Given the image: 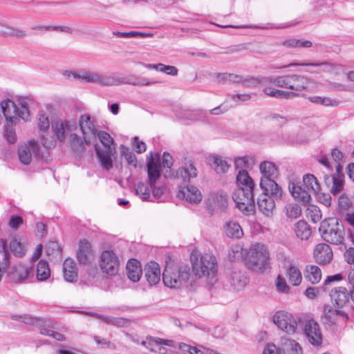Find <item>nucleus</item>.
<instances>
[{
	"label": "nucleus",
	"mask_w": 354,
	"mask_h": 354,
	"mask_svg": "<svg viewBox=\"0 0 354 354\" xmlns=\"http://www.w3.org/2000/svg\"><path fill=\"white\" fill-rule=\"evenodd\" d=\"M190 276L188 266H178L167 263L162 273V281L166 287L178 289L187 285Z\"/></svg>",
	"instance_id": "obj_1"
},
{
	"label": "nucleus",
	"mask_w": 354,
	"mask_h": 354,
	"mask_svg": "<svg viewBox=\"0 0 354 354\" xmlns=\"http://www.w3.org/2000/svg\"><path fill=\"white\" fill-rule=\"evenodd\" d=\"M147 172L151 201L162 200L167 194V187L158 181L160 179V162L158 153H151L150 157L147 158Z\"/></svg>",
	"instance_id": "obj_2"
},
{
	"label": "nucleus",
	"mask_w": 354,
	"mask_h": 354,
	"mask_svg": "<svg viewBox=\"0 0 354 354\" xmlns=\"http://www.w3.org/2000/svg\"><path fill=\"white\" fill-rule=\"evenodd\" d=\"M64 75L68 79L82 80L100 86H115L116 81V75L115 74H104L84 69L66 71L64 72Z\"/></svg>",
	"instance_id": "obj_3"
},
{
	"label": "nucleus",
	"mask_w": 354,
	"mask_h": 354,
	"mask_svg": "<svg viewBox=\"0 0 354 354\" xmlns=\"http://www.w3.org/2000/svg\"><path fill=\"white\" fill-rule=\"evenodd\" d=\"M303 183L306 189L294 182L289 183L288 189L292 196L304 204L310 201V195L309 191L314 194H319L322 191L320 184L317 178L311 174H305L303 176Z\"/></svg>",
	"instance_id": "obj_4"
},
{
	"label": "nucleus",
	"mask_w": 354,
	"mask_h": 354,
	"mask_svg": "<svg viewBox=\"0 0 354 354\" xmlns=\"http://www.w3.org/2000/svg\"><path fill=\"white\" fill-rule=\"evenodd\" d=\"M192 268L194 274L198 278L214 279L218 268L216 257L209 253H205L192 258Z\"/></svg>",
	"instance_id": "obj_5"
},
{
	"label": "nucleus",
	"mask_w": 354,
	"mask_h": 354,
	"mask_svg": "<svg viewBox=\"0 0 354 354\" xmlns=\"http://www.w3.org/2000/svg\"><path fill=\"white\" fill-rule=\"evenodd\" d=\"M319 231L324 240L331 244L339 245L344 240V226L337 218H330L322 221Z\"/></svg>",
	"instance_id": "obj_6"
},
{
	"label": "nucleus",
	"mask_w": 354,
	"mask_h": 354,
	"mask_svg": "<svg viewBox=\"0 0 354 354\" xmlns=\"http://www.w3.org/2000/svg\"><path fill=\"white\" fill-rule=\"evenodd\" d=\"M349 295L348 290L344 287H338L330 291V296L332 304L336 308L333 309L331 306L324 307V315L330 322H335L337 315L345 316L346 313L340 308H343L349 303Z\"/></svg>",
	"instance_id": "obj_7"
},
{
	"label": "nucleus",
	"mask_w": 354,
	"mask_h": 354,
	"mask_svg": "<svg viewBox=\"0 0 354 354\" xmlns=\"http://www.w3.org/2000/svg\"><path fill=\"white\" fill-rule=\"evenodd\" d=\"M268 252L263 245L256 244L248 252L245 259L248 266L252 270L263 272L266 270Z\"/></svg>",
	"instance_id": "obj_8"
},
{
	"label": "nucleus",
	"mask_w": 354,
	"mask_h": 354,
	"mask_svg": "<svg viewBox=\"0 0 354 354\" xmlns=\"http://www.w3.org/2000/svg\"><path fill=\"white\" fill-rule=\"evenodd\" d=\"M253 190L237 188L232 195L236 207L245 214L252 212L254 208Z\"/></svg>",
	"instance_id": "obj_9"
},
{
	"label": "nucleus",
	"mask_w": 354,
	"mask_h": 354,
	"mask_svg": "<svg viewBox=\"0 0 354 354\" xmlns=\"http://www.w3.org/2000/svg\"><path fill=\"white\" fill-rule=\"evenodd\" d=\"M99 266L103 273L114 276L118 274L120 268V260L117 254L111 250L101 252Z\"/></svg>",
	"instance_id": "obj_10"
},
{
	"label": "nucleus",
	"mask_w": 354,
	"mask_h": 354,
	"mask_svg": "<svg viewBox=\"0 0 354 354\" xmlns=\"http://www.w3.org/2000/svg\"><path fill=\"white\" fill-rule=\"evenodd\" d=\"M274 324L282 331L292 335L297 329L298 323L292 315L286 311H277L272 317Z\"/></svg>",
	"instance_id": "obj_11"
},
{
	"label": "nucleus",
	"mask_w": 354,
	"mask_h": 354,
	"mask_svg": "<svg viewBox=\"0 0 354 354\" xmlns=\"http://www.w3.org/2000/svg\"><path fill=\"white\" fill-rule=\"evenodd\" d=\"M53 130L58 140L63 141L65 138H74L75 131L77 129L76 123L73 120L56 119L51 122Z\"/></svg>",
	"instance_id": "obj_12"
},
{
	"label": "nucleus",
	"mask_w": 354,
	"mask_h": 354,
	"mask_svg": "<svg viewBox=\"0 0 354 354\" xmlns=\"http://www.w3.org/2000/svg\"><path fill=\"white\" fill-rule=\"evenodd\" d=\"M78 124L84 142L86 144L90 143L98 132L95 118L88 114L82 115L79 118Z\"/></svg>",
	"instance_id": "obj_13"
},
{
	"label": "nucleus",
	"mask_w": 354,
	"mask_h": 354,
	"mask_svg": "<svg viewBox=\"0 0 354 354\" xmlns=\"http://www.w3.org/2000/svg\"><path fill=\"white\" fill-rule=\"evenodd\" d=\"M39 145L33 140L21 145L18 148V157L21 163L24 165H29L32 158L39 156Z\"/></svg>",
	"instance_id": "obj_14"
},
{
	"label": "nucleus",
	"mask_w": 354,
	"mask_h": 354,
	"mask_svg": "<svg viewBox=\"0 0 354 354\" xmlns=\"http://www.w3.org/2000/svg\"><path fill=\"white\" fill-rule=\"evenodd\" d=\"M304 333L312 345L320 346L322 344V333L319 324L314 320H309L306 323Z\"/></svg>",
	"instance_id": "obj_15"
},
{
	"label": "nucleus",
	"mask_w": 354,
	"mask_h": 354,
	"mask_svg": "<svg viewBox=\"0 0 354 354\" xmlns=\"http://www.w3.org/2000/svg\"><path fill=\"white\" fill-rule=\"evenodd\" d=\"M276 199L267 194H261L257 198V207L261 213L267 217H271L273 215L275 209Z\"/></svg>",
	"instance_id": "obj_16"
},
{
	"label": "nucleus",
	"mask_w": 354,
	"mask_h": 354,
	"mask_svg": "<svg viewBox=\"0 0 354 354\" xmlns=\"http://www.w3.org/2000/svg\"><path fill=\"white\" fill-rule=\"evenodd\" d=\"M95 150L102 167L109 170L113 167L112 156L115 153V148H102L95 145Z\"/></svg>",
	"instance_id": "obj_17"
},
{
	"label": "nucleus",
	"mask_w": 354,
	"mask_h": 354,
	"mask_svg": "<svg viewBox=\"0 0 354 354\" xmlns=\"http://www.w3.org/2000/svg\"><path fill=\"white\" fill-rule=\"evenodd\" d=\"M313 255L316 261L322 265L328 264L333 257L330 247L326 243L317 244L314 249Z\"/></svg>",
	"instance_id": "obj_18"
},
{
	"label": "nucleus",
	"mask_w": 354,
	"mask_h": 354,
	"mask_svg": "<svg viewBox=\"0 0 354 354\" xmlns=\"http://www.w3.org/2000/svg\"><path fill=\"white\" fill-rule=\"evenodd\" d=\"M260 187L263 191L262 194H267L275 199H281L283 190L274 181V178H261Z\"/></svg>",
	"instance_id": "obj_19"
},
{
	"label": "nucleus",
	"mask_w": 354,
	"mask_h": 354,
	"mask_svg": "<svg viewBox=\"0 0 354 354\" xmlns=\"http://www.w3.org/2000/svg\"><path fill=\"white\" fill-rule=\"evenodd\" d=\"M229 283L233 290L236 291L243 290L249 282L245 273L240 270H233L229 275Z\"/></svg>",
	"instance_id": "obj_20"
},
{
	"label": "nucleus",
	"mask_w": 354,
	"mask_h": 354,
	"mask_svg": "<svg viewBox=\"0 0 354 354\" xmlns=\"http://www.w3.org/2000/svg\"><path fill=\"white\" fill-rule=\"evenodd\" d=\"M178 196L191 203H198L202 200L201 192L193 185L180 187Z\"/></svg>",
	"instance_id": "obj_21"
},
{
	"label": "nucleus",
	"mask_w": 354,
	"mask_h": 354,
	"mask_svg": "<svg viewBox=\"0 0 354 354\" xmlns=\"http://www.w3.org/2000/svg\"><path fill=\"white\" fill-rule=\"evenodd\" d=\"M78 262L82 265L89 264L93 258L91 244L86 240H80L76 252Z\"/></svg>",
	"instance_id": "obj_22"
},
{
	"label": "nucleus",
	"mask_w": 354,
	"mask_h": 354,
	"mask_svg": "<svg viewBox=\"0 0 354 354\" xmlns=\"http://www.w3.org/2000/svg\"><path fill=\"white\" fill-rule=\"evenodd\" d=\"M286 275L288 282L294 286H299L302 281L299 268L290 260H288L286 265Z\"/></svg>",
	"instance_id": "obj_23"
},
{
	"label": "nucleus",
	"mask_w": 354,
	"mask_h": 354,
	"mask_svg": "<svg viewBox=\"0 0 354 354\" xmlns=\"http://www.w3.org/2000/svg\"><path fill=\"white\" fill-rule=\"evenodd\" d=\"M31 272V268L24 264L18 263L13 266L8 272L11 279L17 283H21L28 279Z\"/></svg>",
	"instance_id": "obj_24"
},
{
	"label": "nucleus",
	"mask_w": 354,
	"mask_h": 354,
	"mask_svg": "<svg viewBox=\"0 0 354 354\" xmlns=\"http://www.w3.org/2000/svg\"><path fill=\"white\" fill-rule=\"evenodd\" d=\"M145 277L151 286L156 285L160 281V268L156 262L151 261L145 267Z\"/></svg>",
	"instance_id": "obj_25"
},
{
	"label": "nucleus",
	"mask_w": 354,
	"mask_h": 354,
	"mask_svg": "<svg viewBox=\"0 0 354 354\" xmlns=\"http://www.w3.org/2000/svg\"><path fill=\"white\" fill-rule=\"evenodd\" d=\"M1 108L8 124L16 122L15 103L10 100H5L1 102Z\"/></svg>",
	"instance_id": "obj_26"
},
{
	"label": "nucleus",
	"mask_w": 354,
	"mask_h": 354,
	"mask_svg": "<svg viewBox=\"0 0 354 354\" xmlns=\"http://www.w3.org/2000/svg\"><path fill=\"white\" fill-rule=\"evenodd\" d=\"M164 346L173 347L174 346V342L170 339L153 337L151 342L149 344V350L159 354H167V349Z\"/></svg>",
	"instance_id": "obj_27"
},
{
	"label": "nucleus",
	"mask_w": 354,
	"mask_h": 354,
	"mask_svg": "<svg viewBox=\"0 0 354 354\" xmlns=\"http://www.w3.org/2000/svg\"><path fill=\"white\" fill-rule=\"evenodd\" d=\"M207 202L213 209H223L228 205V198L225 193L217 192L211 194L208 197Z\"/></svg>",
	"instance_id": "obj_28"
},
{
	"label": "nucleus",
	"mask_w": 354,
	"mask_h": 354,
	"mask_svg": "<svg viewBox=\"0 0 354 354\" xmlns=\"http://www.w3.org/2000/svg\"><path fill=\"white\" fill-rule=\"evenodd\" d=\"M127 274L133 282H137L142 276L140 263L136 259H131L127 263Z\"/></svg>",
	"instance_id": "obj_29"
},
{
	"label": "nucleus",
	"mask_w": 354,
	"mask_h": 354,
	"mask_svg": "<svg viewBox=\"0 0 354 354\" xmlns=\"http://www.w3.org/2000/svg\"><path fill=\"white\" fill-rule=\"evenodd\" d=\"M197 176V171L193 164L189 163L178 168L174 174V178L182 179L184 182L189 181L192 178Z\"/></svg>",
	"instance_id": "obj_30"
},
{
	"label": "nucleus",
	"mask_w": 354,
	"mask_h": 354,
	"mask_svg": "<svg viewBox=\"0 0 354 354\" xmlns=\"http://www.w3.org/2000/svg\"><path fill=\"white\" fill-rule=\"evenodd\" d=\"M64 277L68 282L76 281L77 271L75 263L72 259H66L63 263Z\"/></svg>",
	"instance_id": "obj_31"
},
{
	"label": "nucleus",
	"mask_w": 354,
	"mask_h": 354,
	"mask_svg": "<svg viewBox=\"0 0 354 354\" xmlns=\"http://www.w3.org/2000/svg\"><path fill=\"white\" fill-rule=\"evenodd\" d=\"M225 235L230 238L240 239L243 235L241 225L236 221H227L223 225Z\"/></svg>",
	"instance_id": "obj_32"
},
{
	"label": "nucleus",
	"mask_w": 354,
	"mask_h": 354,
	"mask_svg": "<svg viewBox=\"0 0 354 354\" xmlns=\"http://www.w3.org/2000/svg\"><path fill=\"white\" fill-rule=\"evenodd\" d=\"M281 346L283 354L288 352L289 354H302V348L301 345L294 339L283 337L281 340Z\"/></svg>",
	"instance_id": "obj_33"
},
{
	"label": "nucleus",
	"mask_w": 354,
	"mask_h": 354,
	"mask_svg": "<svg viewBox=\"0 0 354 354\" xmlns=\"http://www.w3.org/2000/svg\"><path fill=\"white\" fill-rule=\"evenodd\" d=\"M324 66V68L323 69L325 72L328 73H333L334 71H336L338 70L339 66L337 64H333L327 62H308V63H295L292 62L288 65L281 66L277 67V68H288L290 66Z\"/></svg>",
	"instance_id": "obj_34"
},
{
	"label": "nucleus",
	"mask_w": 354,
	"mask_h": 354,
	"mask_svg": "<svg viewBox=\"0 0 354 354\" xmlns=\"http://www.w3.org/2000/svg\"><path fill=\"white\" fill-rule=\"evenodd\" d=\"M261 178H275L278 176L277 166L272 162L263 161L259 165Z\"/></svg>",
	"instance_id": "obj_35"
},
{
	"label": "nucleus",
	"mask_w": 354,
	"mask_h": 354,
	"mask_svg": "<svg viewBox=\"0 0 354 354\" xmlns=\"http://www.w3.org/2000/svg\"><path fill=\"white\" fill-rule=\"evenodd\" d=\"M304 277L311 283L316 284L322 279V271L317 266L308 265L304 270Z\"/></svg>",
	"instance_id": "obj_36"
},
{
	"label": "nucleus",
	"mask_w": 354,
	"mask_h": 354,
	"mask_svg": "<svg viewBox=\"0 0 354 354\" xmlns=\"http://www.w3.org/2000/svg\"><path fill=\"white\" fill-rule=\"evenodd\" d=\"M237 188L254 189V183L245 170H240L236 176Z\"/></svg>",
	"instance_id": "obj_37"
},
{
	"label": "nucleus",
	"mask_w": 354,
	"mask_h": 354,
	"mask_svg": "<svg viewBox=\"0 0 354 354\" xmlns=\"http://www.w3.org/2000/svg\"><path fill=\"white\" fill-rule=\"evenodd\" d=\"M156 83L153 81H147L146 80H139L133 77H123L116 75L115 85L121 84H131L133 86H149Z\"/></svg>",
	"instance_id": "obj_38"
},
{
	"label": "nucleus",
	"mask_w": 354,
	"mask_h": 354,
	"mask_svg": "<svg viewBox=\"0 0 354 354\" xmlns=\"http://www.w3.org/2000/svg\"><path fill=\"white\" fill-rule=\"evenodd\" d=\"M263 91L266 95L269 97L279 99H289L295 96V94L293 92L284 91L282 90L274 88L269 87L268 85L266 86Z\"/></svg>",
	"instance_id": "obj_39"
},
{
	"label": "nucleus",
	"mask_w": 354,
	"mask_h": 354,
	"mask_svg": "<svg viewBox=\"0 0 354 354\" xmlns=\"http://www.w3.org/2000/svg\"><path fill=\"white\" fill-rule=\"evenodd\" d=\"M294 231L296 236L301 240H307L311 234L310 228L304 221H299L295 225Z\"/></svg>",
	"instance_id": "obj_40"
},
{
	"label": "nucleus",
	"mask_w": 354,
	"mask_h": 354,
	"mask_svg": "<svg viewBox=\"0 0 354 354\" xmlns=\"http://www.w3.org/2000/svg\"><path fill=\"white\" fill-rule=\"evenodd\" d=\"M50 276V270L47 261L41 260L36 268V278L39 281L47 280Z\"/></svg>",
	"instance_id": "obj_41"
},
{
	"label": "nucleus",
	"mask_w": 354,
	"mask_h": 354,
	"mask_svg": "<svg viewBox=\"0 0 354 354\" xmlns=\"http://www.w3.org/2000/svg\"><path fill=\"white\" fill-rule=\"evenodd\" d=\"M295 91H301L313 88V81L310 78L300 75H295Z\"/></svg>",
	"instance_id": "obj_42"
},
{
	"label": "nucleus",
	"mask_w": 354,
	"mask_h": 354,
	"mask_svg": "<svg viewBox=\"0 0 354 354\" xmlns=\"http://www.w3.org/2000/svg\"><path fill=\"white\" fill-rule=\"evenodd\" d=\"M326 183H333L330 192L333 195L338 194L344 188L343 180L339 177H335L331 174H324Z\"/></svg>",
	"instance_id": "obj_43"
},
{
	"label": "nucleus",
	"mask_w": 354,
	"mask_h": 354,
	"mask_svg": "<svg viewBox=\"0 0 354 354\" xmlns=\"http://www.w3.org/2000/svg\"><path fill=\"white\" fill-rule=\"evenodd\" d=\"M89 315L104 322L108 324L113 325L118 327L124 326L126 323V320L124 318L121 317H114L111 316L98 314L96 313H90Z\"/></svg>",
	"instance_id": "obj_44"
},
{
	"label": "nucleus",
	"mask_w": 354,
	"mask_h": 354,
	"mask_svg": "<svg viewBox=\"0 0 354 354\" xmlns=\"http://www.w3.org/2000/svg\"><path fill=\"white\" fill-rule=\"evenodd\" d=\"M205 347L201 344L193 346L184 342H180L178 345V348L184 354H204Z\"/></svg>",
	"instance_id": "obj_45"
},
{
	"label": "nucleus",
	"mask_w": 354,
	"mask_h": 354,
	"mask_svg": "<svg viewBox=\"0 0 354 354\" xmlns=\"http://www.w3.org/2000/svg\"><path fill=\"white\" fill-rule=\"evenodd\" d=\"M308 99L312 103L325 106H337L339 105V101L335 99H331L328 97L313 95L309 96Z\"/></svg>",
	"instance_id": "obj_46"
},
{
	"label": "nucleus",
	"mask_w": 354,
	"mask_h": 354,
	"mask_svg": "<svg viewBox=\"0 0 354 354\" xmlns=\"http://www.w3.org/2000/svg\"><path fill=\"white\" fill-rule=\"evenodd\" d=\"M288 75L264 77L262 82L267 85L273 84L277 86L288 88Z\"/></svg>",
	"instance_id": "obj_47"
},
{
	"label": "nucleus",
	"mask_w": 354,
	"mask_h": 354,
	"mask_svg": "<svg viewBox=\"0 0 354 354\" xmlns=\"http://www.w3.org/2000/svg\"><path fill=\"white\" fill-rule=\"evenodd\" d=\"M1 252L3 253V261L0 262V281H1L3 274L7 272V267L10 264V256L6 250V242L4 240L0 241Z\"/></svg>",
	"instance_id": "obj_48"
},
{
	"label": "nucleus",
	"mask_w": 354,
	"mask_h": 354,
	"mask_svg": "<svg viewBox=\"0 0 354 354\" xmlns=\"http://www.w3.org/2000/svg\"><path fill=\"white\" fill-rule=\"evenodd\" d=\"M283 44L288 48H310L313 45L309 40H301L295 38L286 39Z\"/></svg>",
	"instance_id": "obj_49"
},
{
	"label": "nucleus",
	"mask_w": 354,
	"mask_h": 354,
	"mask_svg": "<svg viewBox=\"0 0 354 354\" xmlns=\"http://www.w3.org/2000/svg\"><path fill=\"white\" fill-rule=\"evenodd\" d=\"M136 194L140 195L143 201H151V189L149 185L138 183L135 187Z\"/></svg>",
	"instance_id": "obj_50"
},
{
	"label": "nucleus",
	"mask_w": 354,
	"mask_h": 354,
	"mask_svg": "<svg viewBox=\"0 0 354 354\" xmlns=\"http://www.w3.org/2000/svg\"><path fill=\"white\" fill-rule=\"evenodd\" d=\"M306 216L313 223L319 222L322 217L319 208L315 205H309L306 209Z\"/></svg>",
	"instance_id": "obj_51"
},
{
	"label": "nucleus",
	"mask_w": 354,
	"mask_h": 354,
	"mask_svg": "<svg viewBox=\"0 0 354 354\" xmlns=\"http://www.w3.org/2000/svg\"><path fill=\"white\" fill-rule=\"evenodd\" d=\"M97 136L102 144V148H115L113 139L108 133L100 131L97 133Z\"/></svg>",
	"instance_id": "obj_52"
},
{
	"label": "nucleus",
	"mask_w": 354,
	"mask_h": 354,
	"mask_svg": "<svg viewBox=\"0 0 354 354\" xmlns=\"http://www.w3.org/2000/svg\"><path fill=\"white\" fill-rule=\"evenodd\" d=\"M120 149L122 155L124 156L127 163L133 167H136L137 159L134 153L129 148L125 147L124 145H121Z\"/></svg>",
	"instance_id": "obj_53"
},
{
	"label": "nucleus",
	"mask_w": 354,
	"mask_h": 354,
	"mask_svg": "<svg viewBox=\"0 0 354 354\" xmlns=\"http://www.w3.org/2000/svg\"><path fill=\"white\" fill-rule=\"evenodd\" d=\"M16 108V120L21 118L24 121H28L30 118V112L28 107L22 102L15 104Z\"/></svg>",
	"instance_id": "obj_54"
},
{
	"label": "nucleus",
	"mask_w": 354,
	"mask_h": 354,
	"mask_svg": "<svg viewBox=\"0 0 354 354\" xmlns=\"http://www.w3.org/2000/svg\"><path fill=\"white\" fill-rule=\"evenodd\" d=\"M243 255V248L238 244L232 245L228 252V257L231 261L242 259Z\"/></svg>",
	"instance_id": "obj_55"
},
{
	"label": "nucleus",
	"mask_w": 354,
	"mask_h": 354,
	"mask_svg": "<svg viewBox=\"0 0 354 354\" xmlns=\"http://www.w3.org/2000/svg\"><path fill=\"white\" fill-rule=\"evenodd\" d=\"M0 28L3 29L0 30V32L6 36H12L16 37L17 38H23L26 35V33L24 30L19 28L9 27L3 28L1 26H0Z\"/></svg>",
	"instance_id": "obj_56"
},
{
	"label": "nucleus",
	"mask_w": 354,
	"mask_h": 354,
	"mask_svg": "<svg viewBox=\"0 0 354 354\" xmlns=\"http://www.w3.org/2000/svg\"><path fill=\"white\" fill-rule=\"evenodd\" d=\"M10 250L13 254L18 257H23L26 253V248L21 243L16 239H13L10 243Z\"/></svg>",
	"instance_id": "obj_57"
},
{
	"label": "nucleus",
	"mask_w": 354,
	"mask_h": 354,
	"mask_svg": "<svg viewBox=\"0 0 354 354\" xmlns=\"http://www.w3.org/2000/svg\"><path fill=\"white\" fill-rule=\"evenodd\" d=\"M12 125L13 124H8L6 123L3 131L4 138L10 144L15 143L17 140L15 130L12 127Z\"/></svg>",
	"instance_id": "obj_58"
},
{
	"label": "nucleus",
	"mask_w": 354,
	"mask_h": 354,
	"mask_svg": "<svg viewBox=\"0 0 354 354\" xmlns=\"http://www.w3.org/2000/svg\"><path fill=\"white\" fill-rule=\"evenodd\" d=\"M286 213L288 217L297 218L301 214L300 206L296 203H290L286 206Z\"/></svg>",
	"instance_id": "obj_59"
},
{
	"label": "nucleus",
	"mask_w": 354,
	"mask_h": 354,
	"mask_svg": "<svg viewBox=\"0 0 354 354\" xmlns=\"http://www.w3.org/2000/svg\"><path fill=\"white\" fill-rule=\"evenodd\" d=\"M37 124L38 128L41 131H46L48 129L50 126V122L48 120V117L44 112H39L37 119Z\"/></svg>",
	"instance_id": "obj_60"
},
{
	"label": "nucleus",
	"mask_w": 354,
	"mask_h": 354,
	"mask_svg": "<svg viewBox=\"0 0 354 354\" xmlns=\"http://www.w3.org/2000/svg\"><path fill=\"white\" fill-rule=\"evenodd\" d=\"M214 165L217 173H225L229 169L227 161L219 156H214Z\"/></svg>",
	"instance_id": "obj_61"
},
{
	"label": "nucleus",
	"mask_w": 354,
	"mask_h": 354,
	"mask_svg": "<svg viewBox=\"0 0 354 354\" xmlns=\"http://www.w3.org/2000/svg\"><path fill=\"white\" fill-rule=\"evenodd\" d=\"M264 77H250V78H243L242 84L248 87H254L257 86L259 84H262L263 86H266L267 84H265L262 82Z\"/></svg>",
	"instance_id": "obj_62"
},
{
	"label": "nucleus",
	"mask_w": 354,
	"mask_h": 354,
	"mask_svg": "<svg viewBox=\"0 0 354 354\" xmlns=\"http://www.w3.org/2000/svg\"><path fill=\"white\" fill-rule=\"evenodd\" d=\"M218 79L223 81H229L234 83H242L243 77L241 76L232 73H222L218 75Z\"/></svg>",
	"instance_id": "obj_63"
},
{
	"label": "nucleus",
	"mask_w": 354,
	"mask_h": 354,
	"mask_svg": "<svg viewBox=\"0 0 354 354\" xmlns=\"http://www.w3.org/2000/svg\"><path fill=\"white\" fill-rule=\"evenodd\" d=\"M263 354H283L282 348L277 347L273 343H268L266 345Z\"/></svg>",
	"instance_id": "obj_64"
}]
</instances>
